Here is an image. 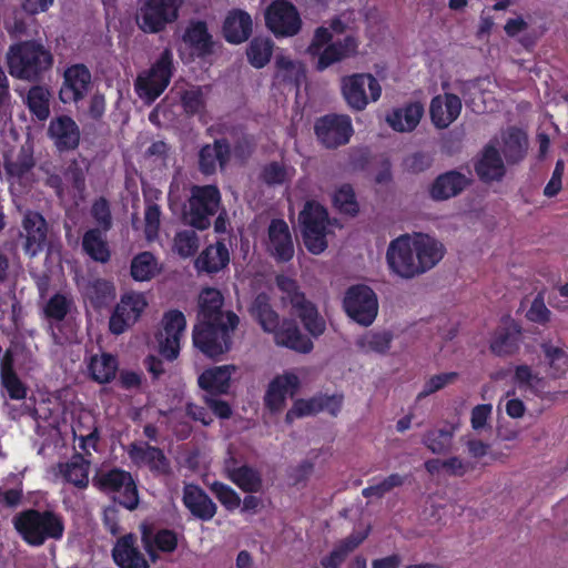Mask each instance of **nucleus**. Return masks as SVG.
Returning a JSON list of instances; mask_svg holds the SVG:
<instances>
[{
  "label": "nucleus",
  "instance_id": "obj_53",
  "mask_svg": "<svg viewBox=\"0 0 568 568\" xmlns=\"http://www.w3.org/2000/svg\"><path fill=\"white\" fill-rule=\"evenodd\" d=\"M454 434L448 429H432L427 432L423 437V444L433 454H445L447 453L453 443Z\"/></svg>",
  "mask_w": 568,
  "mask_h": 568
},
{
  "label": "nucleus",
  "instance_id": "obj_8",
  "mask_svg": "<svg viewBox=\"0 0 568 568\" xmlns=\"http://www.w3.org/2000/svg\"><path fill=\"white\" fill-rule=\"evenodd\" d=\"M183 0H141L136 23L144 33L156 34L174 23L180 16Z\"/></svg>",
  "mask_w": 568,
  "mask_h": 568
},
{
  "label": "nucleus",
  "instance_id": "obj_32",
  "mask_svg": "<svg viewBox=\"0 0 568 568\" xmlns=\"http://www.w3.org/2000/svg\"><path fill=\"white\" fill-rule=\"evenodd\" d=\"M36 162L32 155L21 154L14 161L4 162V171L11 190L24 193L31 184L32 169Z\"/></svg>",
  "mask_w": 568,
  "mask_h": 568
},
{
  "label": "nucleus",
  "instance_id": "obj_56",
  "mask_svg": "<svg viewBox=\"0 0 568 568\" xmlns=\"http://www.w3.org/2000/svg\"><path fill=\"white\" fill-rule=\"evenodd\" d=\"M161 207L159 204L146 200L144 211V233L149 241L158 237L161 225Z\"/></svg>",
  "mask_w": 568,
  "mask_h": 568
},
{
  "label": "nucleus",
  "instance_id": "obj_19",
  "mask_svg": "<svg viewBox=\"0 0 568 568\" xmlns=\"http://www.w3.org/2000/svg\"><path fill=\"white\" fill-rule=\"evenodd\" d=\"M164 338L160 339V353L169 361H174L180 353V341L186 327L184 314L179 310H170L163 315Z\"/></svg>",
  "mask_w": 568,
  "mask_h": 568
},
{
  "label": "nucleus",
  "instance_id": "obj_4",
  "mask_svg": "<svg viewBox=\"0 0 568 568\" xmlns=\"http://www.w3.org/2000/svg\"><path fill=\"white\" fill-rule=\"evenodd\" d=\"M239 324L240 318L235 313H231L224 321H200L193 328V345L205 357L219 361L231 351Z\"/></svg>",
  "mask_w": 568,
  "mask_h": 568
},
{
  "label": "nucleus",
  "instance_id": "obj_33",
  "mask_svg": "<svg viewBox=\"0 0 568 568\" xmlns=\"http://www.w3.org/2000/svg\"><path fill=\"white\" fill-rule=\"evenodd\" d=\"M112 557L119 568L150 567L144 555L135 546V537L132 534L125 535L116 541Z\"/></svg>",
  "mask_w": 568,
  "mask_h": 568
},
{
  "label": "nucleus",
  "instance_id": "obj_22",
  "mask_svg": "<svg viewBox=\"0 0 568 568\" xmlns=\"http://www.w3.org/2000/svg\"><path fill=\"white\" fill-rule=\"evenodd\" d=\"M128 455L135 465L146 466L152 474L168 475L171 471L170 460L164 452L149 443L130 444Z\"/></svg>",
  "mask_w": 568,
  "mask_h": 568
},
{
  "label": "nucleus",
  "instance_id": "obj_52",
  "mask_svg": "<svg viewBox=\"0 0 568 568\" xmlns=\"http://www.w3.org/2000/svg\"><path fill=\"white\" fill-rule=\"evenodd\" d=\"M540 348L549 364L551 376L560 378L568 369V354L560 347L554 346L550 342H544Z\"/></svg>",
  "mask_w": 568,
  "mask_h": 568
},
{
  "label": "nucleus",
  "instance_id": "obj_10",
  "mask_svg": "<svg viewBox=\"0 0 568 568\" xmlns=\"http://www.w3.org/2000/svg\"><path fill=\"white\" fill-rule=\"evenodd\" d=\"M341 93L352 111L361 112L379 100L382 87L372 73H353L342 78Z\"/></svg>",
  "mask_w": 568,
  "mask_h": 568
},
{
  "label": "nucleus",
  "instance_id": "obj_57",
  "mask_svg": "<svg viewBox=\"0 0 568 568\" xmlns=\"http://www.w3.org/2000/svg\"><path fill=\"white\" fill-rule=\"evenodd\" d=\"M210 489L226 510L234 511L240 507L241 497L231 486L221 481H214Z\"/></svg>",
  "mask_w": 568,
  "mask_h": 568
},
{
  "label": "nucleus",
  "instance_id": "obj_16",
  "mask_svg": "<svg viewBox=\"0 0 568 568\" xmlns=\"http://www.w3.org/2000/svg\"><path fill=\"white\" fill-rule=\"evenodd\" d=\"M142 547L152 562H156L159 552L172 554L179 546V534L170 528H160L153 523L140 525Z\"/></svg>",
  "mask_w": 568,
  "mask_h": 568
},
{
  "label": "nucleus",
  "instance_id": "obj_2",
  "mask_svg": "<svg viewBox=\"0 0 568 568\" xmlns=\"http://www.w3.org/2000/svg\"><path fill=\"white\" fill-rule=\"evenodd\" d=\"M51 51L41 42L26 40L9 47L7 65L11 77L29 82L41 81L53 67Z\"/></svg>",
  "mask_w": 568,
  "mask_h": 568
},
{
  "label": "nucleus",
  "instance_id": "obj_34",
  "mask_svg": "<svg viewBox=\"0 0 568 568\" xmlns=\"http://www.w3.org/2000/svg\"><path fill=\"white\" fill-rule=\"evenodd\" d=\"M273 334L276 345L297 353L308 354L314 347L312 339L302 334L294 321H283Z\"/></svg>",
  "mask_w": 568,
  "mask_h": 568
},
{
  "label": "nucleus",
  "instance_id": "obj_38",
  "mask_svg": "<svg viewBox=\"0 0 568 568\" xmlns=\"http://www.w3.org/2000/svg\"><path fill=\"white\" fill-rule=\"evenodd\" d=\"M230 263V252L225 243L217 241L206 246L195 260V267L199 272L215 274L226 267Z\"/></svg>",
  "mask_w": 568,
  "mask_h": 568
},
{
  "label": "nucleus",
  "instance_id": "obj_60",
  "mask_svg": "<svg viewBox=\"0 0 568 568\" xmlns=\"http://www.w3.org/2000/svg\"><path fill=\"white\" fill-rule=\"evenodd\" d=\"M91 215L99 225L98 229L108 232L112 227V215L110 204L103 196L95 200L91 207Z\"/></svg>",
  "mask_w": 568,
  "mask_h": 568
},
{
  "label": "nucleus",
  "instance_id": "obj_26",
  "mask_svg": "<svg viewBox=\"0 0 568 568\" xmlns=\"http://www.w3.org/2000/svg\"><path fill=\"white\" fill-rule=\"evenodd\" d=\"M182 503L190 514L201 520L210 521L217 513V506L206 491L194 484L183 487Z\"/></svg>",
  "mask_w": 568,
  "mask_h": 568
},
{
  "label": "nucleus",
  "instance_id": "obj_23",
  "mask_svg": "<svg viewBox=\"0 0 568 568\" xmlns=\"http://www.w3.org/2000/svg\"><path fill=\"white\" fill-rule=\"evenodd\" d=\"M267 251L278 263H287L294 257V244L287 223L274 219L268 225Z\"/></svg>",
  "mask_w": 568,
  "mask_h": 568
},
{
  "label": "nucleus",
  "instance_id": "obj_58",
  "mask_svg": "<svg viewBox=\"0 0 568 568\" xmlns=\"http://www.w3.org/2000/svg\"><path fill=\"white\" fill-rule=\"evenodd\" d=\"M260 180L268 186L284 184L287 180L286 166L281 162L272 161L262 168Z\"/></svg>",
  "mask_w": 568,
  "mask_h": 568
},
{
  "label": "nucleus",
  "instance_id": "obj_64",
  "mask_svg": "<svg viewBox=\"0 0 568 568\" xmlns=\"http://www.w3.org/2000/svg\"><path fill=\"white\" fill-rule=\"evenodd\" d=\"M550 315L551 312L547 308L544 302V297L540 294L534 298L529 310L526 313L528 321L540 325L547 324L550 321Z\"/></svg>",
  "mask_w": 568,
  "mask_h": 568
},
{
  "label": "nucleus",
  "instance_id": "obj_18",
  "mask_svg": "<svg viewBox=\"0 0 568 568\" xmlns=\"http://www.w3.org/2000/svg\"><path fill=\"white\" fill-rule=\"evenodd\" d=\"M148 302L142 293L123 295L110 316V332L114 335L124 333L140 318Z\"/></svg>",
  "mask_w": 568,
  "mask_h": 568
},
{
  "label": "nucleus",
  "instance_id": "obj_39",
  "mask_svg": "<svg viewBox=\"0 0 568 568\" xmlns=\"http://www.w3.org/2000/svg\"><path fill=\"white\" fill-rule=\"evenodd\" d=\"M475 172L479 180L486 183L500 181L505 173V165L499 151L493 146H485L481 158L475 163Z\"/></svg>",
  "mask_w": 568,
  "mask_h": 568
},
{
  "label": "nucleus",
  "instance_id": "obj_49",
  "mask_svg": "<svg viewBox=\"0 0 568 568\" xmlns=\"http://www.w3.org/2000/svg\"><path fill=\"white\" fill-rule=\"evenodd\" d=\"M230 480L247 494L258 493L263 486L261 473L250 465H242L240 468L232 469Z\"/></svg>",
  "mask_w": 568,
  "mask_h": 568
},
{
  "label": "nucleus",
  "instance_id": "obj_25",
  "mask_svg": "<svg viewBox=\"0 0 568 568\" xmlns=\"http://www.w3.org/2000/svg\"><path fill=\"white\" fill-rule=\"evenodd\" d=\"M300 387V379L294 373L275 376L268 384L264 395L265 406L273 413L283 409L287 396H293Z\"/></svg>",
  "mask_w": 568,
  "mask_h": 568
},
{
  "label": "nucleus",
  "instance_id": "obj_36",
  "mask_svg": "<svg viewBox=\"0 0 568 568\" xmlns=\"http://www.w3.org/2000/svg\"><path fill=\"white\" fill-rule=\"evenodd\" d=\"M26 232V252L31 256L41 252L47 242V222L38 212H29L23 219Z\"/></svg>",
  "mask_w": 568,
  "mask_h": 568
},
{
  "label": "nucleus",
  "instance_id": "obj_37",
  "mask_svg": "<svg viewBox=\"0 0 568 568\" xmlns=\"http://www.w3.org/2000/svg\"><path fill=\"white\" fill-rule=\"evenodd\" d=\"M224 303V297L222 293L214 287H205L202 290L199 296V314L197 318L200 321L215 322V321H224L226 316L233 311L224 312L222 310Z\"/></svg>",
  "mask_w": 568,
  "mask_h": 568
},
{
  "label": "nucleus",
  "instance_id": "obj_6",
  "mask_svg": "<svg viewBox=\"0 0 568 568\" xmlns=\"http://www.w3.org/2000/svg\"><path fill=\"white\" fill-rule=\"evenodd\" d=\"M276 285L281 292L286 294V298L292 304L304 328L315 338L321 336L326 329V323L315 304L307 301L305 294L301 292L297 282L288 276L278 275Z\"/></svg>",
  "mask_w": 568,
  "mask_h": 568
},
{
  "label": "nucleus",
  "instance_id": "obj_61",
  "mask_svg": "<svg viewBox=\"0 0 568 568\" xmlns=\"http://www.w3.org/2000/svg\"><path fill=\"white\" fill-rule=\"evenodd\" d=\"M458 377L456 372L442 373L432 376L424 384L423 389L417 395V400L426 398L427 396L443 389L449 383H453Z\"/></svg>",
  "mask_w": 568,
  "mask_h": 568
},
{
  "label": "nucleus",
  "instance_id": "obj_14",
  "mask_svg": "<svg viewBox=\"0 0 568 568\" xmlns=\"http://www.w3.org/2000/svg\"><path fill=\"white\" fill-rule=\"evenodd\" d=\"M343 308L351 320L362 326H369L378 313L377 295L365 284L352 285L345 293Z\"/></svg>",
  "mask_w": 568,
  "mask_h": 568
},
{
  "label": "nucleus",
  "instance_id": "obj_9",
  "mask_svg": "<svg viewBox=\"0 0 568 568\" xmlns=\"http://www.w3.org/2000/svg\"><path fill=\"white\" fill-rule=\"evenodd\" d=\"M173 71V53L166 48L150 69L136 78L135 89L139 95L148 102L155 101L169 87Z\"/></svg>",
  "mask_w": 568,
  "mask_h": 568
},
{
  "label": "nucleus",
  "instance_id": "obj_43",
  "mask_svg": "<svg viewBox=\"0 0 568 568\" xmlns=\"http://www.w3.org/2000/svg\"><path fill=\"white\" fill-rule=\"evenodd\" d=\"M90 465L91 462L82 454L75 453L69 462L60 465V470L65 481L79 489H85L89 486Z\"/></svg>",
  "mask_w": 568,
  "mask_h": 568
},
{
  "label": "nucleus",
  "instance_id": "obj_40",
  "mask_svg": "<svg viewBox=\"0 0 568 568\" xmlns=\"http://www.w3.org/2000/svg\"><path fill=\"white\" fill-rule=\"evenodd\" d=\"M104 231L90 229L82 236V250L94 262L105 264L111 260V250Z\"/></svg>",
  "mask_w": 568,
  "mask_h": 568
},
{
  "label": "nucleus",
  "instance_id": "obj_21",
  "mask_svg": "<svg viewBox=\"0 0 568 568\" xmlns=\"http://www.w3.org/2000/svg\"><path fill=\"white\" fill-rule=\"evenodd\" d=\"M48 136L53 141L59 152L75 150L80 144V129L69 115L53 118L48 128Z\"/></svg>",
  "mask_w": 568,
  "mask_h": 568
},
{
  "label": "nucleus",
  "instance_id": "obj_20",
  "mask_svg": "<svg viewBox=\"0 0 568 568\" xmlns=\"http://www.w3.org/2000/svg\"><path fill=\"white\" fill-rule=\"evenodd\" d=\"M523 339L521 326L514 320H505L495 329L489 342L490 352L498 356H511L520 348Z\"/></svg>",
  "mask_w": 568,
  "mask_h": 568
},
{
  "label": "nucleus",
  "instance_id": "obj_41",
  "mask_svg": "<svg viewBox=\"0 0 568 568\" xmlns=\"http://www.w3.org/2000/svg\"><path fill=\"white\" fill-rule=\"evenodd\" d=\"M503 154L509 164H516L523 161L527 154L528 138L519 128H509L503 138Z\"/></svg>",
  "mask_w": 568,
  "mask_h": 568
},
{
  "label": "nucleus",
  "instance_id": "obj_7",
  "mask_svg": "<svg viewBox=\"0 0 568 568\" xmlns=\"http://www.w3.org/2000/svg\"><path fill=\"white\" fill-rule=\"evenodd\" d=\"M303 242L307 251L318 255L327 248L328 212L318 202L307 201L300 212Z\"/></svg>",
  "mask_w": 568,
  "mask_h": 568
},
{
  "label": "nucleus",
  "instance_id": "obj_5",
  "mask_svg": "<svg viewBox=\"0 0 568 568\" xmlns=\"http://www.w3.org/2000/svg\"><path fill=\"white\" fill-rule=\"evenodd\" d=\"M101 493L113 495V500L128 510H135L140 504L136 483L132 474L119 467L98 471L92 479Z\"/></svg>",
  "mask_w": 568,
  "mask_h": 568
},
{
  "label": "nucleus",
  "instance_id": "obj_35",
  "mask_svg": "<svg viewBox=\"0 0 568 568\" xmlns=\"http://www.w3.org/2000/svg\"><path fill=\"white\" fill-rule=\"evenodd\" d=\"M424 111V105L420 102H408L388 113L386 122L396 132H412L419 124Z\"/></svg>",
  "mask_w": 568,
  "mask_h": 568
},
{
  "label": "nucleus",
  "instance_id": "obj_11",
  "mask_svg": "<svg viewBox=\"0 0 568 568\" xmlns=\"http://www.w3.org/2000/svg\"><path fill=\"white\" fill-rule=\"evenodd\" d=\"M314 134L317 142L327 150H336L349 143L354 128L348 114L328 113L314 122Z\"/></svg>",
  "mask_w": 568,
  "mask_h": 568
},
{
  "label": "nucleus",
  "instance_id": "obj_45",
  "mask_svg": "<svg viewBox=\"0 0 568 568\" xmlns=\"http://www.w3.org/2000/svg\"><path fill=\"white\" fill-rule=\"evenodd\" d=\"M161 272L158 258L149 251L136 254L130 265V274L136 282L151 281Z\"/></svg>",
  "mask_w": 568,
  "mask_h": 568
},
{
  "label": "nucleus",
  "instance_id": "obj_27",
  "mask_svg": "<svg viewBox=\"0 0 568 568\" xmlns=\"http://www.w3.org/2000/svg\"><path fill=\"white\" fill-rule=\"evenodd\" d=\"M253 32V20L242 9L229 11L222 27V33L230 44H241L250 39Z\"/></svg>",
  "mask_w": 568,
  "mask_h": 568
},
{
  "label": "nucleus",
  "instance_id": "obj_47",
  "mask_svg": "<svg viewBox=\"0 0 568 568\" xmlns=\"http://www.w3.org/2000/svg\"><path fill=\"white\" fill-rule=\"evenodd\" d=\"M88 368L93 381L106 384L115 377L118 359L110 353H103L100 357L94 355L91 357Z\"/></svg>",
  "mask_w": 568,
  "mask_h": 568
},
{
  "label": "nucleus",
  "instance_id": "obj_51",
  "mask_svg": "<svg viewBox=\"0 0 568 568\" xmlns=\"http://www.w3.org/2000/svg\"><path fill=\"white\" fill-rule=\"evenodd\" d=\"M332 204L339 213L345 215L356 216L359 212L355 190L349 183H344L335 189L332 195Z\"/></svg>",
  "mask_w": 568,
  "mask_h": 568
},
{
  "label": "nucleus",
  "instance_id": "obj_29",
  "mask_svg": "<svg viewBox=\"0 0 568 568\" xmlns=\"http://www.w3.org/2000/svg\"><path fill=\"white\" fill-rule=\"evenodd\" d=\"M231 146L226 139H215L213 144H205L199 152V170L204 175L216 171V163L224 168L230 161Z\"/></svg>",
  "mask_w": 568,
  "mask_h": 568
},
{
  "label": "nucleus",
  "instance_id": "obj_30",
  "mask_svg": "<svg viewBox=\"0 0 568 568\" xmlns=\"http://www.w3.org/2000/svg\"><path fill=\"white\" fill-rule=\"evenodd\" d=\"M234 372V365L207 368L199 376V386L206 392L205 396L226 395L231 387V377Z\"/></svg>",
  "mask_w": 568,
  "mask_h": 568
},
{
  "label": "nucleus",
  "instance_id": "obj_59",
  "mask_svg": "<svg viewBox=\"0 0 568 568\" xmlns=\"http://www.w3.org/2000/svg\"><path fill=\"white\" fill-rule=\"evenodd\" d=\"M70 312V301L62 294L52 295L44 306V314L48 318L63 321Z\"/></svg>",
  "mask_w": 568,
  "mask_h": 568
},
{
  "label": "nucleus",
  "instance_id": "obj_46",
  "mask_svg": "<svg viewBox=\"0 0 568 568\" xmlns=\"http://www.w3.org/2000/svg\"><path fill=\"white\" fill-rule=\"evenodd\" d=\"M273 51L274 41L270 37L256 36L246 48V58L253 68L262 69L271 61Z\"/></svg>",
  "mask_w": 568,
  "mask_h": 568
},
{
  "label": "nucleus",
  "instance_id": "obj_13",
  "mask_svg": "<svg viewBox=\"0 0 568 568\" xmlns=\"http://www.w3.org/2000/svg\"><path fill=\"white\" fill-rule=\"evenodd\" d=\"M220 204L221 193L216 185L192 186L187 213L190 224L200 231L209 229Z\"/></svg>",
  "mask_w": 568,
  "mask_h": 568
},
{
  "label": "nucleus",
  "instance_id": "obj_62",
  "mask_svg": "<svg viewBox=\"0 0 568 568\" xmlns=\"http://www.w3.org/2000/svg\"><path fill=\"white\" fill-rule=\"evenodd\" d=\"M0 384L7 390L10 399L21 400L27 397L28 387L18 374L0 377Z\"/></svg>",
  "mask_w": 568,
  "mask_h": 568
},
{
  "label": "nucleus",
  "instance_id": "obj_63",
  "mask_svg": "<svg viewBox=\"0 0 568 568\" xmlns=\"http://www.w3.org/2000/svg\"><path fill=\"white\" fill-rule=\"evenodd\" d=\"M432 163L433 158L428 153L417 151L404 159L403 166L405 171L417 174L429 169Z\"/></svg>",
  "mask_w": 568,
  "mask_h": 568
},
{
  "label": "nucleus",
  "instance_id": "obj_42",
  "mask_svg": "<svg viewBox=\"0 0 568 568\" xmlns=\"http://www.w3.org/2000/svg\"><path fill=\"white\" fill-rule=\"evenodd\" d=\"M250 313L264 332L274 333L280 326V316L273 310L266 293L256 295L250 307Z\"/></svg>",
  "mask_w": 568,
  "mask_h": 568
},
{
  "label": "nucleus",
  "instance_id": "obj_17",
  "mask_svg": "<svg viewBox=\"0 0 568 568\" xmlns=\"http://www.w3.org/2000/svg\"><path fill=\"white\" fill-rule=\"evenodd\" d=\"M59 91L62 103H78L82 101L92 88V74L83 63H74L65 68Z\"/></svg>",
  "mask_w": 568,
  "mask_h": 568
},
{
  "label": "nucleus",
  "instance_id": "obj_44",
  "mask_svg": "<svg viewBox=\"0 0 568 568\" xmlns=\"http://www.w3.org/2000/svg\"><path fill=\"white\" fill-rule=\"evenodd\" d=\"M50 91L43 85H33L26 97V105L31 115L39 122H44L50 116Z\"/></svg>",
  "mask_w": 568,
  "mask_h": 568
},
{
  "label": "nucleus",
  "instance_id": "obj_15",
  "mask_svg": "<svg viewBox=\"0 0 568 568\" xmlns=\"http://www.w3.org/2000/svg\"><path fill=\"white\" fill-rule=\"evenodd\" d=\"M386 262L389 270L402 278H413L423 274V268L417 265L414 245L408 235H400L389 243Z\"/></svg>",
  "mask_w": 568,
  "mask_h": 568
},
{
  "label": "nucleus",
  "instance_id": "obj_55",
  "mask_svg": "<svg viewBox=\"0 0 568 568\" xmlns=\"http://www.w3.org/2000/svg\"><path fill=\"white\" fill-rule=\"evenodd\" d=\"M174 251L182 257L193 256L199 248V237L193 230H183L174 236Z\"/></svg>",
  "mask_w": 568,
  "mask_h": 568
},
{
  "label": "nucleus",
  "instance_id": "obj_48",
  "mask_svg": "<svg viewBox=\"0 0 568 568\" xmlns=\"http://www.w3.org/2000/svg\"><path fill=\"white\" fill-rule=\"evenodd\" d=\"M85 296L94 310H100L114 300V284L104 278H95L87 285Z\"/></svg>",
  "mask_w": 568,
  "mask_h": 568
},
{
  "label": "nucleus",
  "instance_id": "obj_1",
  "mask_svg": "<svg viewBox=\"0 0 568 568\" xmlns=\"http://www.w3.org/2000/svg\"><path fill=\"white\" fill-rule=\"evenodd\" d=\"M346 29V22L341 17H334L328 21V27L321 26L314 30L306 53L314 60L317 72L357 55L359 41L354 34L333 41L334 34H344Z\"/></svg>",
  "mask_w": 568,
  "mask_h": 568
},
{
  "label": "nucleus",
  "instance_id": "obj_24",
  "mask_svg": "<svg viewBox=\"0 0 568 568\" xmlns=\"http://www.w3.org/2000/svg\"><path fill=\"white\" fill-rule=\"evenodd\" d=\"M182 40L197 59H206L215 53V41L203 20H192L182 36Z\"/></svg>",
  "mask_w": 568,
  "mask_h": 568
},
{
  "label": "nucleus",
  "instance_id": "obj_28",
  "mask_svg": "<svg viewBox=\"0 0 568 568\" xmlns=\"http://www.w3.org/2000/svg\"><path fill=\"white\" fill-rule=\"evenodd\" d=\"M470 180L463 173L450 170L439 174L429 187V195L435 201H445L460 194Z\"/></svg>",
  "mask_w": 568,
  "mask_h": 568
},
{
  "label": "nucleus",
  "instance_id": "obj_50",
  "mask_svg": "<svg viewBox=\"0 0 568 568\" xmlns=\"http://www.w3.org/2000/svg\"><path fill=\"white\" fill-rule=\"evenodd\" d=\"M275 79L283 84H291L298 88L305 75L301 64L286 55H277L275 60Z\"/></svg>",
  "mask_w": 568,
  "mask_h": 568
},
{
  "label": "nucleus",
  "instance_id": "obj_54",
  "mask_svg": "<svg viewBox=\"0 0 568 568\" xmlns=\"http://www.w3.org/2000/svg\"><path fill=\"white\" fill-rule=\"evenodd\" d=\"M181 105L187 115H195L205 110L206 101L202 87H193L181 94Z\"/></svg>",
  "mask_w": 568,
  "mask_h": 568
},
{
  "label": "nucleus",
  "instance_id": "obj_31",
  "mask_svg": "<svg viewBox=\"0 0 568 568\" xmlns=\"http://www.w3.org/2000/svg\"><path fill=\"white\" fill-rule=\"evenodd\" d=\"M412 242L417 265L423 268V273L433 268L444 257V245L427 234L418 233Z\"/></svg>",
  "mask_w": 568,
  "mask_h": 568
},
{
  "label": "nucleus",
  "instance_id": "obj_3",
  "mask_svg": "<svg viewBox=\"0 0 568 568\" xmlns=\"http://www.w3.org/2000/svg\"><path fill=\"white\" fill-rule=\"evenodd\" d=\"M12 524L21 539L31 547H41L47 540H60L64 534L63 517L51 509H24L16 514Z\"/></svg>",
  "mask_w": 568,
  "mask_h": 568
},
{
  "label": "nucleus",
  "instance_id": "obj_12",
  "mask_svg": "<svg viewBox=\"0 0 568 568\" xmlns=\"http://www.w3.org/2000/svg\"><path fill=\"white\" fill-rule=\"evenodd\" d=\"M264 20L277 39L295 37L303 27L301 13L290 0H273L265 9Z\"/></svg>",
  "mask_w": 568,
  "mask_h": 568
}]
</instances>
